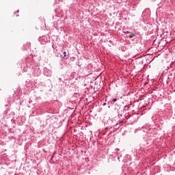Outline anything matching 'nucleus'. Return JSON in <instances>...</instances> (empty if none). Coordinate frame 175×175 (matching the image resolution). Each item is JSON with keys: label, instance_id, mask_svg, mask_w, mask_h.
<instances>
[{"label": "nucleus", "instance_id": "1", "mask_svg": "<svg viewBox=\"0 0 175 175\" xmlns=\"http://www.w3.org/2000/svg\"><path fill=\"white\" fill-rule=\"evenodd\" d=\"M126 33H127V36H129V38H133V36H135V34H133V33H131L129 31H126Z\"/></svg>", "mask_w": 175, "mask_h": 175}, {"label": "nucleus", "instance_id": "2", "mask_svg": "<svg viewBox=\"0 0 175 175\" xmlns=\"http://www.w3.org/2000/svg\"><path fill=\"white\" fill-rule=\"evenodd\" d=\"M113 102H117V98H113Z\"/></svg>", "mask_w": 175, "mask_h": 175}, {"label": "nucleus", "instance_id": "3", "mask_svg": "<svg viewBox=\"0 0 175 175\" xmlns=\"http://www.w3.org/2000/svg\"><path fill=\"white\" fill-rule=\"evenodd\" d=\"M64 58H65L66 57V55H65L66 54V52H64Z\"/></svg>", "mask_w": 175, "mask_h": 175}, {"label": "nucleus", "instance_id": "4", "mask_svg": "<svg viewBox=\"0 0 175 175\" xmlns=\"http://www.w3.org/2000/svg\"><path fill=\"white\" fill-rule=\"evenodd\" d=\"M152 1H155V0H151Z\"/></svg>", "mask_w": 175, "mask_h": 175}]
</instances>
